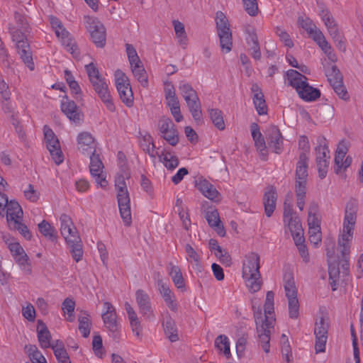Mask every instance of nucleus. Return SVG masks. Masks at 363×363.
I'll return each instance as SVG.
<instances>
[{"label":"nucleus","mask_w":363,"mask_h":363,"mask_svg":"<svg viewBox=\"0 0 363 363\" xmlns=\"http://www.w3.org/2000/svg\"><path fill=\"white\" fill-rule=\"evenodd\" d=\"M60 220L61 234L66 241L72 258L78 262L82 259L84 253L82 239L69 216L62 214Z\"/></svg>","instance_id":"1"},{"label":"nucleus","mask_w":363,"mask_h":363,"mask_svg":"<svg viewBox=\"0 0 363 363\" xmlns=\"http://www.w3.org/2000/svg\"><path fill=\"white\" fill-rule=\"evenodd\" d=\"M260 258L258 254L250 252L245 256L242 265V278L252 293L260 290L262 281L259 272Z\"/></svg>","instance_id":"2"},{"label":"nucleus","mask_w":363,"mask_h":363,"mask_svg":"<svg viewBox=\"0 0 363 363\" xmlns=\"http://www.w3.org/2000/svg\"><path fill=\"white\" fill-rule=\"evenodd\" d=\"M85 67L94 91L105 104L106 108L111 112H114L116 107L108 91V85L104 79L101 77L98 69L92 62L86 65Z\"/></svg>","instance_id":"3"},{"label":"nucleus","mask_w":363,"mask_h":363,"mask_svg":"<svg viewBox=\"0 0 363 363\" xmlns=\"http://www.w3.org/2000/svg\"><path fill=\"white\" fill-rule=\"evenodd\" d=\"M9 30L12 40L16 43L17 52L20 55L21 59L30 70H33L35 65L33 60L30 46L25 34L26 31H23L22 29H17L12 25L9 26Z\"/></svg>","instance_id":"4"},{"label":"nucleus","mask_w":363,"mask_h":363,"mask_svg":"<svg viewBox=\"0 0 363 363\" xmlns=\"http://www.w3.org/2000/svg\"><path fill=\"white\" fill-rule=\"evenodd\" d=\"M357 220V211L354 207L347 208L343 221V229L341 237L338 239L340 252L347 255L350 252V242L353 238V233Z\"/></svg>","instance_id":"5"},{"label":"nucleus","mask_w":363,"mask_h":363,"mask_svg":"<svg viewBox=\"0 0 363 363\" xmlns=\"http://www.w3.org/2000/svg\"><path fill=\"white\" fill-rule=\"evenodd\" d=\"M252 309L259 342L264 351L267 353L269 352L270 334L274 328V320L269 317L268 320H264L261 310L259 308L256 310L254 306Z\"/></svg>","instance_id":"6"},{"label":"nucleus","mask_w":363,"mask_h":363,"mask_svg":"<svg viewBox=\"0 0 363 363\" xmlns=\"http://www.w3.org/2000/svg\"><path fill=\"white\" fill-rule=\"evenodd\" d=\"M216 23L221 50L229 52L233 48L232 32L228 20L222 11L216 13Z\"/></svg>","instance_id":"7"},{"label":"nucleus","mask_w":363,"mask_h":363,"mask_svg":"<svg viewBox=\"0 0 363 363\" xmlns=\"http://www.w3.org/2000/svg\"><path fill=\"white\" fill-rule=\"evenodd\" d=\"M284 286L286 296L288 298L289 318L296 319L299 315V303L297 298V289L291 274H286L284 277Z\"/></svg>","instance_id":"8"},{"label":"nucleus","mask_w":363,"mask_h":363,"mask_svg":"<svg viewBox=\"0 0 363 363\" xmlns=\"http://www.w3.org/2000/svg\"><path fill=\"white\" fill-rule=\"evenodd\" d=\"M84 20L85 28L89 32L91 38L94 45L97 48H104L106 41V33L104 26L95 17L87 16L84 17Z\"/></svg>","instance_id":"9"},{"label":"nucleus","mask_w":363,"mask_h":363,"mask_svg":"<svg viewBox=\"0 0 363 363\" xmlns=\"http://www.w3.org/2000/svg\"><path fill=\"white\" fill-rule=\"evenodd\" d=\"M114 75L120 99L128 107H131L133 105V94L128 77L120 69H117Z\"/></svg>","instance_id":"10"},{"label":"nucleus","mask_w":363,"mask_h":363,"mask_svg":"<svg viewBox=\"0 0 363 363\" xmlns=\"http://www.w3.org/2000/svg\"><path fill=\"white\" fill-rule=\"evenodd\" d=\"M153 278L155 281L157 290L167 306L172 311L177 312L178 311V303L174 292L172 291L167 283L164 281L160 272L154 273Z\"/></svg>","instance_id":"11"},{"label":"nucleus","mask_w":363,"mask_h":363,"mask_svg":"<svg viewBox=\"0 0 363 363\" xmlns=\"http://www.w3.org/2000/svg\"><path fill=\"white\" fill-rule=\"evenodd\" d=\"M103 312L101 318L104 326L109 332L112 333L114 338H117L118 330L120 329V324L117 320V313L115 307L108 301L103 303Z\"/></svg>","instance_id":"12"},{"label":"nucleus","mask_w":363,"mask_h":363,"mask_svg":"<svg viewBox=\"0 0 363 363\" xmlns=\"http://www.w3.org/2000/svg\"><path fill=\"white\" fill-rule=\"evenodd\" d=\"M158 129L160 136L170 145L175 146L179 143V133L171 118L162 117L158 121Z\"/></svg>","instance_id":"13"},{"label":"nucleus","mask_w":363,"mask_h":363,"mask_svg":"<svg viewBox=\"0 0 363 363\" xmlns=\"http://www.w3.org/2000/svg\"><path fill=\"white\" fill-rule=\"evenodd\" d=\"M135 300L140 313L147 320H154L155 315L152 307L150 296L143 289L135 291Z\"/></svg>","instance_id":"14"},{"label":"nucleus","mask_w":363,"mask_h":363,"mask_svg":"<svg viewBox=\"0 0 363 363\" xmlns=\"http://www.w3.org/2000/svg\"><path fill=\"white\" fill-rule=\"evenodd\" d=\"M164 96L167 105L169 106L175 121L178 123L182 121L183 116L181 113L179 101L176 95L174 86L171 82L166 84Z\"/></svg>","instance_id":"15"},{"label":"nucleus","mask_w":363,"mask_h":363,"mask_svg":"<svg viewBox=\"0 0 363 363\" xmlns=\"http://www.w3.org/2000/svg\"><path fill=\"white\" fill-rule=\"evenodd\" d=\"M328 328V323L325 322L323 317H320L319 320H316L314 328V335L315 336V349L316 353L324 352L325 350Z\"/></svg>","instance_id":"16"},{"label":"nucleus","mask_w":363,"mask_h":363,"mask_svg":"<svg viewBox=\"0 0 363 363\" xmlns=\"http://www.w3.org/2000/svg\"><path fill=\"white\" fill-rule=\"evenodd\" d=\"M61 111L70 121L79 124L84 119V114L76 103L65 96L61 101Z\"/></svg>","instance_id":"17"},{"label":"nucleus","mask_w":363,"mask_h":363,"mask_svg":"<svg viewBox=\"0 0 363 363\" xmlns=\"http://www.w3.org/2000/svg\"><path fill=\"white\" fill-rule=\"evenodd\" d=\"M104 164L101 160L99 154L93 152L90 156L89 170L91 176L95 178V181L98 185L104 188L107 186L108 182L105 175L102 173Z\"/></svg>","instance_id":"18"},{"label":"nucleus","mask_w":363,"mask_h":363,"mask_svg":"<svg viewBox=\"0 0 363 363\" xmlns=\"http://www.w3.org/2000/svg\"><path fill=\"white\" fill-rule=\"evenodd\" d=\"M267 140L268 147L274 152L281 154L284 150V138L277 125H271L267 130Z\"/></svg>","instance_id":"19"},{"label":"nucleus","mask_w":363,"mask_h":363,"mask_svg":"<svg viewBox=\"0 0 363 363\" xmlns=\"http://www.w3.org/2000/svg\"><path fill=\"white\" fill-rule=\"evenodd\" d=\"M316 153V164L318 171V176L320 179H324L328 172L329 162L328 159L330 157L327 156V154L329 153L328 147L326 145H318L315 149Z\"/></svg>","instance_id":"20"},{"label":"nucleus","mask_w":363,"mask_h":363,"mask_svg":"<svg viewBox=\"0 0 363 363\" xmlns=\"http://www.w3.org/2000/svg\"><path fill=\"white\" fill-rule=\"evenodd\" d=\"M284 222L285 225L288 226L291 234L303 230L300 219L292 209V206H284Z\"/></svg>","instance_id":"21"},{"label":"nucleus","mask_w":363,"mask_h":363,"mask_svg":"<svg viewBox=\"0 0 363 363\" xmlns=\"http://www.w3.org/2000/svg\"><path fill=\"white\" fill-rule=\"evenodd\" d=\"M78 149L84 155H89L95 150V140L89 132L80 133L77 136Z\"/></svg>","instance_id":"22"},{"label":"nucleus","mask_w":363,"mask_h":363,"mask_svg":"<svg viewBox=\"0 0 363 363\" xmlns=\"http://www.w3.org/2000/svg\"><path fill=\"white\" fill-rule=\"evenodd\" d=\"M196 187L202 194L208 199L218 202L220 200V194L216 187L206 179L196 181Z\"/></svg>","instance_id":"23"},{"label":"nucleus","mask_w":363,"mask_h":363,"mask_svg":"<svg viewBox=\"0 0 363 363\" xmlns=\"http://www.w3.org/2000/svg\"><path fill=\"white\" fill-rule=\"evenodd\" d=\"M247 33L246 42L252 51L251 55L255 60H259L261 58V52L257 33L254 28L247 29Z\"/></svg>","instance_id":"24"},{"label":"nucleus","mask_w":363,"mask_h":363,"mask_svg":"<svg viewBox=\"0 0 363 363\" xmlns=\"http://www.w3.org/2000/svg\"><path fill=\"white\" fill-rule=\"evenodd\" d=\"M37 333L40 346L43 349L50 347L51 334L46 325L41 320H38Z\"/></svg>","instance_id":"25"},{"label":"nucleus","mask_w":363,"mask_h":363,"mask_svg":"<svg viewBox=\"0 0 363 363\" xmlns=\"http://www.w3.org/2000/svg\"><path fill=\"white\" fill-rule=\"evenodd\" d=\"M179 89L187 106L200 101L196 91L190 84L182 81L179 83Z\"/></svg>","instance_id":"26"},{"label":"nucleus","mask_w":363,"mask_h":363,"mask_svg":"<svg viewBox=\"0 0 363 363\" xmlns=\"http://www.w3.org/2000/svg\"><path fill=\"white\" fill-rule=\"evenodd\" d=\"M308 157L305 152H301L296 167V180L307 181Z\"/></svg>","instance_id":"27"},{"label":"nucleus","mask_w":363,"mask_h":363,"mask_svg":"<svg viewBox=\"0 0 363 363\" xmlns=\"http://www.w3.org/2000/svg\"><path fill=\"white\" fill-rule=\"evenodd\" d=\"M0 215H6L9 225H11L14 219L23 217V210L21 206H0Z\"/></svg>","instance_id":"28"},{"label":"nucleus","mask_w":363,"mask_h":363,"mask_svg":"<svg viewBox=\"0 0 363 363\" xmlns=\"http://www.w3.org/2000/svg\"><path fill=\"white\" fill-rule=\"evenodd\" d=\"M297 93L305 101H314L320 96V91L309 85L308 82L303 84Z\"/></svg>","instance_id":"29"},{"label":"nucleus","mask_w":363,"mask_h":363,"mask_svg":"<svg viewBox=\"0 0 363 363\" xmlns=\"http://www.w3.org/2000/svg\"><path fill=\"white\" fill-rule=\"evenodd\" d=\"M289 84L298 91L307 82L308 78L295 69L286 72Z\"/></svg>","instance_id":"30"},{"label":"nucleus","mask_w":363,"mask_h":363,"mask_svg":"<svg viewBox=\"0 0 363 363\" xmlns=\"http://www.w3.org/2000/svg\"><path fill=\"white\" fill-rule=\"evenodd\" d=\"M157 154L160 162H162L167 169L173 170L179 166V161L177 156L172 152L164 150L161 154Z\"/></svg>","instance_id":"31"},{"label":"nucleus","mask_w":363,"mask_h":363,"mask_svg":"<svg viewBox=\"0 0 363 363\" xmlns=\"http://www.w3.org/2000/svg\"><path fill=\"white\" fill-rule=\"evenodd\" d=\"M162 325L167 337L171 342L177 341L179 340V335L175 321L171 317H168L163 322Z\"/></svg>","instance_id":"32"},{"label":"nucleus","mask_w":363,"mask_h":363,"mask_svg":"<svg viewBox=\"0 0 363 363\" xmlns=\"http://www.w3.org/2000/svg\"><path fill=\"white\" fill-rule=\"evenodd\" d=\"M318 6L320 9L319 15L324 22L328 30H330V28H335L338 26L330 11L325 7L324 4L318 2Z\"/></svg>","instance_id":"33"},{"label":"nucleus","mask_w":363,"mask_h":363,"mask_svg":"<svg viewBox=\"0 0 363 363\" xmlns=\"http://www.w3.org/2000/svg\"><path fill=\"white\" fill-rule=\"evenodd\" d=\"M347 152V147L345 143L343 141L340 143L335 151V155L334 171L336 174H339L342 169V162Z\"/></svg>","instance_id":"34"},{"label":"nucleus","mask_w":363,"mask_h":363,"mask_svg":"<svg viewBox=\"0 0 363 363\" xmlns=\"http://www.w3.org/2000/svg\"><path fill=\"white\" fill-rule=\"evenodd\" d=\"M170 269L169 274L172 277V281L175 286L182 291H185L184 279L179 267L169 264Z\"/></svg>","instance_id":"35"},{"label":"nucleus","mask_w":363,"mask_h":363,"mask_svg":"<svg viewBox=\"0 0 363 363\" xmlns=\"http://www.w3.org/2000/svg\"><path fill=\"white\" fill-rule=\"evenodd\" d=\"M142 62H135L131 65V69L133 75L140 82L143 87L148 85L147 75L144 69Z\"/></svg>","instance_id":"36"},{"label":"nucleus","mask_w":363,"mask_h":363,"mask_svg":"<svg viewBox=\"0 0 363 363\" xmlns=\"http://www.w3.org/2000/svg\"><path fill=\"white\" fill-rule=\"evenodd\" d=\"M274 294L272 291H269L267 293L266 296V300L264 306V315L263 317V320H265L266 319L272 318V319L274 320V323H275V318L274 317Z\"/></svg>","instance_id":"37"},{"label":"nucleus","mask_w":363,"mask_h":363,"mask_svg":"<svg viewBox=\"0 0 363 363\" xmlns=\"http://www.w3.org/2000/svg\"><path fill=\"white\" fill-rule=\"evenodd\" d=\"M38 230L40 233L48 238L50 241L55 242L57 239V232L48 221L43 220L38 224Z\"/></svg>","instance_id":"38"},{"label":"nucleus","mask_w":363,"mask_h":363,"mask_svg":"<svg viewBox=\"0 0 363 363\" xmlns=\"http://www.w3.org/2000/svg\"><path fill=\"white\" fill-rule=\"evenodd\" d=\"M44 138L48 150L59 147L60 141L53 130L47 125L43 127Z\"/></svg>","instance_id":"39"},{"label":"nucleus","mask_w":363,"mask_h":363,"mask_svg":"<svg viewBox=\"0 0 363 363\" xmlns=\"http://www.w3.org/2000/svg\"><path fill=\"white\" fill-rule=\"evenodd\" d=\"M308 229L320 228V214L317 206H311L308 216Z\"/></svg>","instance_id":"40"},{"label":"nucleus","mask_w":363,"mask_h":363,"mask_svg":"<svg viewBox=\"0 0 363 363\" xmlns=\"http://www.w3.org/2000/svg\"><path fill=\"white\" fill-rule=\"evenodd\" d=\"M215 347L218 350L222 352L226 357H230V342L228 337L226 335H218L215 340Z\"/></svg>","instance_id":"41"},{"label":"nucleus","mask_w":363,"mask_h":363,"mask_svg":"<svg viewBox=\"0 0 363 363\" xmlns=\"http://www.w3.org/2000/svg\"><path fill=\"white\" fill-rule=\"evenodd\" d=\"M325 75L332 86L343 82L342 74L336 65H332L330 69H328Z\"/></svg>","instance_id":"42"},{"label":"nucleus","mask_w":363,"mask_h":363,"mask_svg":"<svg viewBox=\"0 0 363 363\" xmlns=\"http://www.w3.org/2000/svg\"><path fill=\"white\" fill-rule=\"evenodd\" d=\"M60 40L67 50L70 52L74 57H79L80 52L79 51L78 46L69 33L67 35L62 37Z\"/></svg>","instance_id":"43"},{"label":"nucleus","mask_w":363,"mask_h":363,"mask_svg":"<svg viewBox=\"0 0 363 363\" xmlns=\"http://www.w3.org/2000/svg\"><path fill=\"white\" fill-rule=\"evenodd\" d=\"M210 118L213 125L220 130H223L225 128L223 120V113L218 108H211L208 110Z\"/></svg>","instance_id":"44"},{"label":"nucleus","mask_w":363,"mask_h":363,"mask_svg":"<svg viewBox=\"0 0 363 363\" xmlns=\"http://www.w3.org/2000/svg\"><path fill=\"white\" fill-rule=\"evenodd\" d=\"M298 23L310 35L312 39H313V36L315 35L316 33L322 32L316 27L313 21L309 18H303V17H299L298 18Z\"/></svg>","instance_id":"45"},{"label":"nucleus","mask_w":363,"mask_h":363,"mask_svg":"<svg viewBox=\"0 0 363 363\" xmlns=\"http://www.w3.org/2000/svg\"><path fill=\"white\" fill-rule=\"evenodd\" d=\"M307 181L296 180L295 192L296 196V204H304L306 194Z\"/></svg>","instance_id":"46"},{"label":"nucleus","mask_w":363,"mask_h":363,"mask_svg":"<svg viewBox=\"0 0 363 363\" xmlns=\"http://www.w3.org/2000/svg\"><path fill=\"white\" fill-rule=\"evenodd\" d=\"M205 218L210 226L218 225L220 223L218 210L213 206H208L205 210Z\"/></svg>","instance_id":"47"},{"label":"nucleus","mask_w":363,"mask_h":363,"mask_svg":"<svg viewBox=\"0 0 363 363\" xmlns=\"http://www.w3.org/2000/svg\"><path fill=\"white\" fill-rule=\"evenodd\" d=\"M16 264L20 267L26 274H30L32 272V267L28 256L26 252L13 258Z\"/></svg>","instance_id":"48"},{"label":"nucleus","mask_w":363,"mask_h":363,"mask_svg":"<svg viewBox=\"0 0 363 363\" xmlns=\"http://www.w3.org/2000/svg\"><path fill=\"white\" fill-rule=\"evenodd\" d=\"M123 172L122 174H118L115 179V186L116 190H121V189H126L127 186L125 184V180L126 179H128L130 177V172H128V167L126 165L122 166Z\"/></svg>","instance_id":"49"},{"label":"nucleus","mask_w":363,"mask_h":363,"mask_svg":"<svg viewBox=\"0 0 363 363\" xmlns=\"http://www.w3.org/2000/svg\"><path fill=\"white\" fill-rule=\"evenodd\" d=\"M74 307L75 302L69 298H65V301L62 302V309L65 313L67 314V317L66 318V319L69 322H72L74 319Z\"/></svg>","instance_id":"50"},{"label":"nucleus","mask_w":363,"mask_h":363,"mask_svg":"<svg viewBox=\"0 0 363 363\" xmlns=\"http://www.w3.org/2000/svg\"><path fill=\"white\" fill-rule=\"evenodd\" d=\"M22 218H17L12 221L11 225H9L11 228L16 229L20 232V233L26 239L30 240L32 235L29 231L28 227L23 224L21 220Z\"/></svg>","instance_id":"51"},{"label":"nucleus","mask_w":363,"mask_h":363,"mask_svg":"<svg viewBox=\"0 0 363 363\" xmlns=\"http://www.w3.org/2000/svg\"><path fill=\"white\" fill-rule=\"evenodd\" d=\"M252 100L255 109L257 111V113L259 116L267 114V106L266 104L264 95H253Z\"/></svg>","instance_id":"52"},{"label":"nucleus","mask_w":363,"mask_h":363,"mask_svg":"<svg viewBox=\"0 0 363 363\" xmlns=\"http://www.w3.org/2000/svg\"><path fill=\"white\" fill-rule=\"evenodd\" d=\"M91 323L89 315L85 313L79 317V330L84 337H87L90 333Z\"/></svg>","instance_id":"53"},{"label":"nucleus","mask_w":363,"mask_h":363,"mask_svg":"<svg viewBox=\"0 0 363 363\" xmlns=\"http://www.w3.org/2000/svg\"><path fill=\"white\" fill-rule=\"evenodd\" d=\"M5 242L8 246L12 256L15 258L17 256L22 255L25 252L23 247L19 242H16L13 239L5 240Z\"/></svg>","instance_id":"54"},{"label":"nucleus","mask_w":363,"mask_h":363,"mask_svg":"<svg viewBox=\"0 0 363 363\" xmlns=\"http://www.w3.org/2000/svg\"><path fill=\"white\" fill-rule=\"evenodd\" d=\"M185 252L187 255V260L191 264H194L196 266L200 265V256L197 253V252L194 249V247L189 245L186 244L185 247Z\"/></svg>","instance_id":"55"},{"label":"nucleus","mask_w":363,"mask_h":363,"mask_svg":"<svg viewBox=\"0 0 363 363\" xmlns=\"http://www.w3.org/2000/svg\"><path fill=\"white\" fill-rule=\"evenodd\" d=\"M328 274H329L330 284L331 285L332 290L335 291L337 288V285H338L337 281L339 280V277H340L339 268L336 266L329 265Z\"/></svg>","instance_id":"56"},{"label":"nucleus","mask_w":363,"mask_h":363,"mask_svg":"<svg viewBox=\"0 0 363 363\" xmlns=\"http://www.w3.org/2000/svg\"><path fill=\"white\" fill-rule=\"evenodd\" d=\"M28 352L33 363H47L45 357L38 350L35 345H29Z\"/></svg>","instance_id":"57"},{"label":"nucleus","mask_w":363,"mask_h":363,"mask_svg":"<svg viewBox=\"0 0 363 363\" xmlns=\"http://www.w3.org/2000/svg\"><path fill=\"white\" fill-rule=\"evenodd\" d=\"M121 217L123 224L129 227L132 224V212L130 206H118Z\"/></svg>","instance_id":"58"},{"label":"nucleus","mask_w":363,"mask_h":363,"mask_svg":"<svg viewBox=\"0 0 363 363\" xmlns=\"http://www.w3.org/2000/svg\"><path fill=\"white\" fill-rule=\"evenodd\" d=\"M281 347L282 355L285 357L287 362L291 361L292 356L291 346L286 335L282 334L281 337Z\"/></svg>","instance_id":"59"},{"label":"nucleus","mask_w":363,"mask_h":363,"mask_svg":"<svg viewBox=\"0 0 363 363\" xmlns=\"http://www.w3.org/2000/svg\"><path fill=\"white\" fill-rule=\"evenodd\" d=\"M313 40L317 43L323 52H327L328 50L332 48L322 32L316 33Z\"/></svg>","instance_id":"60"},{"label":"nucleus","mask_w":363,"mask_h":363,"mask_svg":"<svg viewBox=\"0 0 363 363\" xmlns=\"http://www.w3.org/2000/svg\"><path fill=\"white\" fill-rule=\"evenodd\" d=\"M254 141L257 150L259 152L261 160L266 161L267 160L268 153L264 137L259 138V139H257Z\"/></svg>","instance_id":"61"},{"label":"nucleus","mask_w":363,"mask_h":363,"mask_svg":"<svg viewBox=\"0 0 363 363\" xmlns=\"http://www.w3.org/2000/svg\"><path fill=\"white\" fill-rule=\"evenodd\" d=\"M245 10L251 16H255L258 13L257 0H242Z\"/></svg>","instance_id":"62"},{"label":"nucleus","mask_w":363,"mask_h":363,"mask_svg":"<svg viewBox=\"0 0 363 363\" xmlns=\"http://www.w3.org/2000/svg\"><path fill=\"white\" fill-rule=\"evenodd\" d=\"M187 107L189 108L194 119L196 121H200L202 116L200 101L193 103L192 104L187 106Z\"/></svg>","instance_id":"63"},{"label":"nucleus","mask_w":363,"mask_h":363,"mask_svg":"<svg viewBox=\"0 0 363 363\" xmlns=\"http://www.w3.org/2000/svg\"><path fill=\"white\" fill-rule=\"evenodd\" d=\"M333 89L340 99L347 101L350 99V96L348 92L343 84V82L342 83H337V84L333 86Z\"/></svg>","instance_id":"64"}]
</instances>
